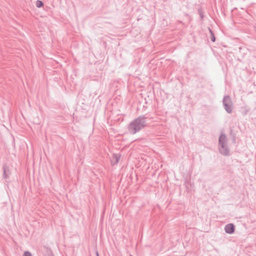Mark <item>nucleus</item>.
Masks as SVG:
<instances>
[{"mask_svg": "<svg viewBox=\"0 0 256 256\" xmlns=\"http://www.w3.org/2000/svg\"><path fill=\"white\" fill-rule=\"evenodd\" d=\"M234 226L232 224H228L225 227V230L226 232L228 234H232L234 232Z\"/></svg>", "mask_w": 256, "mask_h": 256, "instance_id": "obj_3", "label": "nucleus"}, {"mask_svg": "<svg viewBox=\"0 0 256 256\" xmlns=\"http://www.w3.org/2000/svg\"><path fill=\"white\" fill-rule=\"evenodd\" d=\"M226 111L228 112H232V108L230 106L228 108L227 105H226Z\"/></svg>", "mask_w": 256, "mask_h": 256, "instance_id": "obj_6", "label": "nucleus"}, {"mask_svg": "<svg viewBox=\"0 0 256 256\" xmlns=\"http://www.w3.org/2000/svg\"><path fill=\"white\" fill-rule=\"evenodd\" d=\"M97 256H99V255H98V253H97Z\"/></svg>", "mask_w": 256, "mask_h": 256, "instance_id": "obj_9", "label": "nucleus"}, {"mask_svg": "<svg viewBox=\"0 0 256 256\" xmlns=\"http://www.w3.org/2000/svg\"><path fill=\"white\" fill-rule=\"evenodd\" d=\"M144 120L141 118H138L134 120L130 126L131 132L134 134L144 126Z\"/></svg>", "mask_w": 256, "mask_h": 256, "instance_id": "obj_1", "label": "nucleus"}, {"mask_svg": "<svg viewBox=\"0 0 256 256\" xmlns=\"http://www.w3.org/2000/svg\"><path fill=\"white\" fill-rule=\"evenodd\" d=\"M24 256H32L31 254L28 252H26L24 253Z\"/></svg>", "mask_w": 256, "mask_h": 256, "instance_id": "obj_7", "label": "nucleus"}, {"mask_svg": "<svg viewBox=\"0 0 256 256\" xmlns=\"http://www.w3.org/2000/svg\"><path fill=\"white\" fill-rule=\"evenodd\" d=\"M225 138H226V136L224 135L220 136V138H219V141H220V143L222 144V147L224 146H223V142L224 141Z\"/></svg>", "mask_w": 256, "mask_h": 256, "instance_id": "obj_4", "label": "nucleus"}, {"mask_svg": "<svg viewBox=\"0 0 256 256\" xmlns=\"http://www.w3.org/2000/svg\"><path fill=\"white\" fill-rule=\"evenodd\" d=\"M120 157L119 154H113L110 160L111 164L113 166L117 164L119 162Z\"/></svg>", "mask_w": 256, "mask_h": 256, "instance_id": "obj_2", "label": "nucleus"}, {"mask_svg": "<svg viewBox=\"0 0 256 256\" xmlns=\"http://www.w3.org/2000/svg\"><path fill=\"white\" fill-rule=\"evenodd\" d=\"M36 4L38 8H40L43 6V3L42 1L38 0L36 2Z\"/></svg>", "mask_w": 256, "mask_h": 256, "instance_id": "obj_5", "label": "nucleus"}, {"mask_svg": "<svg viewBox=\"0 0 256 256\" xmlns=\"http://www.w3.org/2000/svg\"><path fill=\"white\" fill-rule=\"evenodd\" d=\"M212 40L213 42H214L215 41V38H214V34H212Z\"/></svg>", "mask_w": 256, "mask_h": 256, "instance_id": "obj_8", "label": "nucleus"}]
</instances>
